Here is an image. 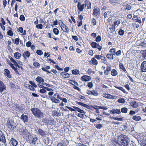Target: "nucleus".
Returning <instances> with one entry per match:
<instances>
[{
    "label": "nucleus",
    "mask_w": 146,
    "mask_h": 146,
    "mask_svg": "<svg viewBox=\"0 0 146 146\" xmlns=\"http://www.w3.org/2000/svg\"><path fill=\"white\" fill-rule=\"evenodd\" d=\"M87 7V9H90L91 8V3L88 0H85L84 3L82 4L80 2H78L77 7L78 10L80 12H82L83 10Z\"/></svg>",
    "instance_id": "1"
},
{
    "label": "nucleus",
    "mask_w": 146,
    "mask_h": 146,
    "mask_svg": "<svg viewBox=\"0 0 146 146\" xmlns=\"http://www.w3.org/2000/svg\"><path fill=\"white\" fill-rule=\"evenodd\" d=\"M117 140L121 145L128 146L129 140L127 136L121 134L118 137Z\"/></svg>",
    "instance_id": "2"
},
{
    "label": "nucleus",
    "mask_w": 146,
    "mask_h": 146,
    "mask_svg": "<svg viewBox=\"0 0 146 146\" xmlns=\"http://www.w3.org/2000/svg\"><path fill=\"white\" fill-rule=\"evenodd\" d=\"M76 102L77 104L80 106H82L83 107H85L89 110H91L92 108H93L94 109L95 108H100L101 109H102L104 110H107L108 109L107 107L104 106H99L97 105H95L94 106L92 105H88L82 102H79L77 101H76Z\"/></svg>",
    "instance_id": "3"
},
{
    "label": "nucleus",
    "mask_w": 146,
    "mask_h": 146,
    "mask_svg": "<svg viewBox=\"0 0 146 146\" xmlns=\"http://www.w3.org/2000/svg\"><path fill=\"white\" fill-rule=\"evenodd\" d=\"M51 101L53 103H60V101L58 99H59L62 101V102L66 103L67 102V99L66 98H62L60 97L59 94L56 93L54 94L53 96L50 97Z\"/></svg>",
    "instance_id": "4"
},
{
    "label": "nucleus",
    "mask_w": 146,
    "mask_h": 146,
    "mask_svg": "<svg viewBox=\"0 0 146 146\" xmlns=\"http://www.w3.org/2000/svg\"><path fill=\"white\" fill-rule=\"evenodd\" d=\"M31 110L34 116L37 118H40L43 115V113L37 108H33L31 109Z\"/></svg>",
    "instance_id": "5"
},
{
    "label": "nucleus",
    "mask_w": 146,
    "mask_h": 146,
    "mask_svg": "<svg viewBox=\"0 0 146 146\" xmlns=\"http://www.w3.org/2000/svg\"><path fill=\"white\" fill-rule=\"evenodd\" d=\"M19 131L20 135H22L24 138H26L29 133L26 129H25L22 126L19 127Z\"/></svg>",
    "instance_id": "6"
},
{
    "label": "nucleus",
    "mask_w": 146,
    "mask_h": 146,
    "mask_svg": "<svg viewBox=\"0 0 146 146\" xmlns=\"http://www.w3.org/2000/svg\"><path fill=\"white\" fill-rule=\"evenodd\" d=\"M43 121L45 125H50L51 126L54 125V119L50 117L45 118L43 120Z\"/></svg>",
    "instance_id": "7"
},
{
    "label": "nucleus",
    "mask_w": 146,
    "mask_h": 146,
    "mask_svg": "<svg viewBox=\"0 0 146 146\" xmlns=\"http://www.w3.org/2000/svg\"><path fill=\"white\" fill-rule=\"evenodd\" d=\"M25 139H27L28 142L32 145H35L36 144V141L38 140L37 137H33L30 133Z\"/></svg>",
    "instance_id": "8"
},
{
    "label": "nucleus",
    "mask_w": 146,
    "mask_h": 146,
    "mask_svg": "<svg viewBox=\"0 0 146 146\" xmlns=\"http://www.w3.org/2000/svg\"><path fill=\"white\" fill-rule=\"evenodd\" d=\"M72 107L73 108L68 106H66V108H67L69 109V110L71 111H77L79 113H83V114H85L86 113V112L85 111L78 107L75 106H72Z\"/></svg>",
    "instance_id": "9"
},
{
    "label": "nucleus",
    "mask_w": 146,
    "mask_h": 146,
    "mask_svg": "<svg viewBox=\"0 0 146 146\" xmlns=\"http://www.w3.org/2000/svg\"><path fill=\"white\" fill-rule=\"evenodd\" d=\"M9 65L13 69L15 72L16 74L18 75H21L20 74L18 70L17 69V67L18 68V70H19V68H20V66L18 64L17 62L15 64H13L12 63H11L9 64Z\"/></svg>",
    "instance_id": "10"
},
{
    "label": "nucleus",
    "mask_w": 146,
    "mask_h": 146,
    "mask_svg": "<svg viewBox=\"0 0 146 146\" xmlns=\"http://www.w3.org/2000/svg\"><path fill=\"white\" fill-rule=\"evenodd\" d=\"M15 124L11 120H8L7 122V127L12 131H13L15 128Z\"/></svg>",
    "instance_id": "11"
},
{
    "label": "nucleus",
    "mask_w": 146,
    "mask_h": 146,
    "mask_svg": "<svg viewBox=\"0 0 146 146\" xmlns=\"http://www.w3.org/2000/svg\"><path fill=\"white\" fill-rule=\"evenodd\" d=\"M109 29L110 31L108 33V35L110 38H112L116 35V33L115 31V27L112 25L109 28Z\"/></svg>",
    "instance_id": "12"
},
{
    "label": "nucleus",
    "mask_w": 146,
    "mask_h": 146,
    "mask_svg": "<svg viewBox=\"0 0 146 146\" xmlns=\"http://www.w3.org/2000/svg\"><path fill=\"white\" fill-rule=\"evenodd\" d=\"M100 14V9L97 7H94L93 10L92 15L94 17H99Z\"/></svg>",
    "instance_id": "13"
},
{
    "label": "nucleus",
    "mask_w": 146,
    "mask_h": 146,
    "mask_svg": "<svg viewBox=\"0 0 146 146\" xmlns=\"http://www.w3.org/2000/svg\"><path fill=\"white\" fill-rule=\"evenodd\" d=\"M123 127L124 129H125L126 131L128 133H131L134 130L133 127H131L129 126L125 125H123Z\"/></svg>",
    "instance_id": "14"
},
{
    "label": "nucleus",
    "mask_w": 146,
    "mask_h": 146,
    "mask_svg": "<svg viewBox=\"0 0 146 146\" xmlns=\"http://www.w3.org/2000/svg\"><path fill=\"white\" fill-rule=\"evenodd\" d=\"M62 25H61L60 26L62 30L64 32H65L66 33H69V29L68 27L64 24L62 22Z\"/></svg>",
    "instance_id": "15"
},
{
    "label": "nucleus",
    "mask_w": 146,
    "mask_h": 146,
    "mask_svg": "<svg viewBox=\"0 0 146 146\" xmlns=\"http://www.w3.org/2000/svg\"><path fill=\"white\" fill-rule=\"evenodd\" d=\"M103 97L107 99H114L115 98L116 96H113L109 94L104 93L102 95Z\"/></svg>",
    "instance_id": "16"
},
{
    "label": "nucleus",
    "mask_w": 146,
    "mask_h": 146,
    "mask_svg": "<svg viewBox=\"0 0 146 146\" xmlns=\"http://www.w3.org/2000/svg\"><path fill=\"white\" fill-rule=\"evenodd\" d=\"M141 71L143 72H146V60L143 61L141 66Z\"/></svg>",
    "instance_id": "17"
},
{
    "label": "nucleus",
    "mask_w": 146,
    "mask_h": 146,
    "mask_svg": "<svg viewBox=\"0 0 146 146\" xmlns=\"http://www.w3.org/2000/svg\"><path fill=\"white\" fill-rule=\"evenodd\" d=\"M91 79L90 76L87 75H84L81 78V80L83 82H87L90 81Z\"/></svg>",
    "instance_id": "18"
},
{
    "label": "nucleus",
    "mask_w": 146,
    "mask_h": 146,
    "mask_svg": "<svg viewBox=\"0 0 146 146\" xmlns=\"http://www.w3.org/2000/svg\"><path fill=\"white\" fill-rule=\"evenodd\" d=\"M6 90V86L3 82L0 81V92L2 93L4 90Z\"/></svg>",
    "instance_id": "19"
},
{
    "label": "nucleus",
    "mask_w": 146,
    "mask_h": 146,
    "mask_svg": "<svg viewBox=\"0 0 146 146\" xmlns=\"http://www.w3.org/2000/svg\"><path fill=\"white\" fill-rule=\"evenodd\" d=\"M21 118L25 123L27 122L29 120L28 116L24 114H23L21 115Z\"/></svg>",
    "instance_id": "20"
},
{
    "label": "nucleus",
    "mask_w": 146,
    "mask_h": 146,
    "mask_svg": "<svg viewBox=\"0 0 146 146\" xmlns=\"http://www.w3.org/2000/svg\"><path fill=\"white\" fill-rule=\"evenodd\" d=\"M4 75L9 78H11V75L10 74V71L7 69H5L4 70Z\"/></svg>",
    "instance_id": "21"
},
{
    "label": "nucleus",
    "mask_w": 146,
    "mask_h": 146,
    "mask_svg": "<svg viewBox=\"0 0 146 146\" xmlns=\"http://www.w3.org/2000/svg\"><path fill=\"white\" fill-rule=\"evenodd\" d=\"M71 74H69L65 72H61L60 75L64 78H68L70 76Z\"/></svg>",
    "instance_id": "22"
},
{
    "label": "nucleus",
    "mask_w": 146,
    "mask_h": 146,
    "mask_svg": "<svg viewBox=\"0 0 146 146\" xmlns=\"http://www.w3.org/2000/svg\"><path fill=\"white\" fill-rule=\"evenodd\" d=\"M110 113L111 114H114L115 113L119 114L121 113V111L120 109H113L110 110Z\"/></svg>",
    "instance_id": "23"
},
{
    "label": "nucleus",
    "mask_w": 146,
    "mask_h": 146,
    "mask_svg": "<svg viewBox=\"0 0 146 146\" xmlns=\"http://www.w3.org/2000/svg\"><path fill=\"white\" fill-rule=\"evenodd\" d=\"M110 71H111V66H107L106 67V69L104 71L105 75L106 76L108 75Z\"/></svg>",
    "instance_id": "24"
},
{
    "label": "nucleus",
    "mask_w": 146,
    "mask_h": 146,
    "mask_svg": "<svg viewBox=\"0 0 146 146\" xmlns=\"http://www.w3.org/2000/svg\"><path fill=\"white\" fill-rule=\"evenodd\" d=\"M10 143L13 146H16L18 144V141L14 138H11L10 140Z\"/></svg>",
    "instance_id": "25"
},
{
    "label": "nucleus",
    "mask_w": 146,
    "mask_h": 146,
    "mask_svg": "<svg viewBox=\"0 0 146 146\" xmlns=\"http://www.w3.org/2000/svg\"><path fill=\"white\" fill-rule=\"evenodd\" d=\"M30 54L29 52L28 51H25L24 53L23 54V56L25 59H26L27 58H29L30 57Z\"/></svg>",
    "instance_id": "26"
},
{
    "label": "nucleus",
    "mask_w": 146,
    "mask_h": 146,
    "mask_svg": "<svg viewBox=\"0 0 146 146\" xmlns=\"http://www.w3.org/2000/svg\"><path fill=\"white\" fill-rule=\"evenodd\" d=\"M130 104L131 106L134 108H137L138 106V104L134 101L130 102Z\"/></svg>",
    "instance_id": "27"
},
{
    "label": "nucleus",
    "mask_w": 146,
    "mask_h": 146,
    "mask_svg": "<svg viewBox=\"0 0 146 146\" xmlns=\"http://www.w3.org/2000/svg\"><path fill=\"white\" fill-rule=\"evenodd\" d=\"M124 7V10H130L131 9V6L128 3H127L123 5Z\"/></svg>",
    "instance_id": "28"
},
{
    "label": "nucleus",
    "mask_w": 146,
    "mask_h": 146,
    "mask_svg": "<svg viewBox=\"0 0 146 146\" xmlns=\"http://www.w3.org/2000/svg\"><path fill=\"white\" fill-rule=\"evenodd\" d=\"M36 80L39 83H43L44 82V80L40 76H38L36 78Z\"/></svg>",
    "instance_id": "29"
},
{
    "label": "nucleus",
    "mask_w": 146,
    "mask_h": 146,
    "mask_svg": "<svg viewBox=\"0 0 146 146\" xmlns=\"http://www.w3.org/2000/svg\"><path fill=\"white\" fill-rule=\"evenodd\" d=\"M50 68V66H47L45 68L42 67V70L45 72H46L48 73H50V71L48 70L47 69H49Z\"/></svg>",
    "instance_id": "30"
},
{
    "label": "nucleus",
    "mask_w": 146,
    "mask_h": 146,
    "mask_svg": "<svg viewBox=\"0 0 146 146\" xmlns=\"http://www.w3.org/2000/svg\"><path fill=\"white\" fill-rule=\"evenodd\" d=\"M111 74L113 76H115L118 74L117 71L114 69H113L111 72Z\"/></svg>",
    "instance_id": "31"
},
{
    "label": "nucleus",
    "mask_w": 146,
    "mask_h": 146,
    "mask_svg": "<svg viewBox=\"0 0 146 146\" xmlns=\"http://www.w3.org/2000/svg\"><path fill=\"white\" fill-rule=\"evenodd\" d=\"M109 3L113 5H115L118 4V0H109Z\"/></svg>",
    "instance_id": "32"
},
{
    "label": "nucleus",
    "mask_w": 146,
    "mask_h": 146,
    "mask_svg": "<svg viewBox=\"0 0 146 146\" xmlns=\"http://www.w3.org/2000/svg\"><path fill=\"white\" fill-rule=\"evenodd\" d=\"M132 119L135 121H138L141 119L140 116H139L133 115V116Z\"/></svg>",
    "instance_id": "33"
},
{
    "label": "nucleus",
    "mask_w": 146,
    "mask_h": 146,
    "mask_svg": "<svg viewBox=\"0 0 146 146\" xmlns=\"http://www.w3.org/2000/svg\"><path fill=\"white\" fill-rule=\"evenodd\" d=\"M115 87L117 89H119L122 92H123L124 93L127 94V92L122 87H118L115 86Z\"/></svg>",
    "instance_id": "34"
},
{
    "label": "nucleus",
    "mask_w": 146,
    "mask_h": 146,
    "mask_svg": "<svg viewBox=\"0 0 146 146\" xmlns=\"http://www.w3.org/2000/svg\"><path fill=\"white\" fill-rule=\"evenodd\" d=\"M115 87L117 89H119L122 92H123L124 93L127 94V92L122 87H118L115 86Z\"/></svg>",
    "instance_id": "35"
},
{
    "label": "nucleus",
    "mask_w": 146,
    "mask_h": 146,
    "mask_svg": "<svg viewBox=\"0 0 146 146\" xmlns=\"http://www.w3.org/2000/svg\"><path fill=\"white\" fill-rule=\"evenodd\" d=\"M21 56V54L18 52H17L14 54V57L17 59H19Z\"/></svg>",
    "instance_id": "36"
},
{
    "label": "nucleus",
    "mask_w": 146,
    "mask_h": 146,
    "mask_svg": "<svg viewBox=\"0 0 146 146\" xmlns=\"http://www.w3.org/2000/svg\"><path fill=\"white\" fill-rule=\"evenodd\" d=\"M9 30L7 31V34L9 36H12L13 35V32L12 31V29L10 27H9Z\"/></svg>",
    "instance_id": "37"
},
{
    "label": "nucleus",
    "mask_w": 146,
    "mask_h": 146,
    "mask_svg": "<svg viewBox=\"0 0 146 146\" xmlns=\"http://www.w3.org/2000/svg\"><path fill=\"white\" fill-rule=\"evenodd\" d=\"M12 40L15 44L16 45H18L19 44V38H15V40L13 38H12Z\"/></svg>",
    "instance_id": "38"
},
{
    "label": "nucleus",
    "mask_w": 146,
    "mask_h": 146,
    "mask_svg": "<svg viewBox=\"0 0 146 146\" xmlns=\"http://www.w3.org/2000/svg\"><path fill=\"white\" fill-rule=\"evenodd\" d=\"M119 66L120 68L121 69L123 72H125L126 71V69L122 63H119Z\"/></svg>",
    "instance_id": "39"
},
{
    "label": "nucleus",
    "mask_w": 146,
    "mask_h": 146,
    "mask_svg": "<svg viewBox=\"0 0 146 146\" xmlns=\"http://www.w3.org/2000/svg\"><path fill=\"white\" fill-rule=\"evenodd\" d=\"M92 63L94 65H96L98 64V62L94 58L91 59Z\"/></svg>",
    "instance_id": "40"
},
{
    "label": "nucleus",
    "mask_w": 146,
    "mask_h": 146,
    "mask_svg": "<svg viewBox=\"0 0 146 146\" xmlns=\"http://www.w3.org/2000/svg\"><path fill=\"white\" fill-rule=\"evenodd\" d=\"M0 141L2 142L3 143H5L6 139L3 134L1 136H0Z\"/></svg>",
    "instance_id": "41"
},
{
    "label": "nucleus",
    "mask_w": 146,
    "mask_h": 146,
    "mask_svg": "<svg viewBox=\"0 0 146 146\" xmlns=\"http://www.w3.org/2000/svg\"><path fill=\"white\" fill-rule=\"evenodd\" d=\"M98 92L94 90H93L91 91V95H92L95 96H98Z\"/></svg>",
    "instance_id": "42"
},
{
    "label": "nucleus",
    "mask_w": 146,
    "mask_h": 146,
    "mask_svg": "<svg viewBox=\"0 0 146 146\" xmlns=\"http://www.w3.org/2000/svg\"><path fill=\"white\" fill-rule=\"evenodd\" d=\"M69 83L70 84L74 86L78 85V84L77 82L76 81L72 80H70L69 81Z\"/></svg>",
    "instance_id": "43"
},
{
    "label": "nucleus",
    "mask_w": 146,
    "mask_h": 146,
    "mask_svg": "<svg viewBox=\"0 0 146 146\" xmlns=\"http://www.w3.org/2000/svg\"><path fill=\"white\" fill-rule=\"evenodd\" d=\"M72 73L74 75H77L80 73V71L77 69L73 70L72 71Z\"/></svg>",
    "instance_id": "44"
},
{
    "label": "nucleus",
    "mask_w": 146,
    "mask_h": 146,
    "mask_svg": "<svg viewBox=\"0 0 146 146\" xmlns=\"http://www.w3.org/2000/svg\"><path fill=\"white\" fill-rule=\"evenodd\" d=\"M106 57L108 58L110 60H112L114 58L113 55L110 54H108L106 55Z\"/></svg>",
    "instance_id": "45"
},
{
    "label": "nucleus",
    "mask_w": 146,
    "mask_h": 146,
    "mask_svg": "<svg viewBox=\"0 0 146 146\" xmlns=\"http://www.w3.org/2000/svg\"><path fill=\"white\" fill-rule=\"evenodd\" d=\"M52 115L53 116H54L55 115L60 116L61 115V114L56 111H54L52 112Z\"/></svg>",
    "instance_id": "46"
},
{
    "label": "nucleus",
    "mask_w": 146,
    "mask_h": 146,
    "mask_svg": "<svg viewBox=\"0 0 146 146\" xmlns=\"http://www.w3.org/2000/svg\"><path fill=\"white\" fill-rule=\"evenodd\" d=\"M38 133L42 136H43L45 134L44 132L41 129L39 128L38 129Z\"/></svg>",
    "instance_id": "47"
},
{
    "label": "nucleus",
    "mask_w": 146,
    "mask_h": 146,
    "mask_svg": "<svg viewBox=\"0 0 146 146\" xmlns=\"http://www.w3.org/2000/svg\"><path fill=\"white\" fill-rule=\"evenodd\" d=\"M54 33L56 35H58L59 34L60 31L58 29L56 28H54L53 29Z\"/></svg>",
    "instance_id": "48"
},
{
    "label": "nucleus",
    "mask_w": 146,
    "mask_h": 146,
    "mask_svg": "<svg viewBox=\"0 0 146 146\" xmlns=\"http://www.w3.org/2000/svg\"><path fill=\"white\" fill-rule=\"evenodd\" d=\"M98 44L95 42H92L91 44V46L93 48H96Z\"/></svg>",
    "instance_id": "49"
},
{
    "label": "nucleus",
    "mask_w": 146,
    "mask_h": 146,
    "mask_svg": "<svg viewBox=\"0 0 146 146\" xmlns=\"http://www.w3.org/2000/svg\"><path fill=\"white\" fill-rule=\"evenodd\" d=\"M116 50L115 48H112L110 49L109 52L110 54L113 55H115V52Z\"/></svg>",
    "instance_id": "50"
},
{
    "label": "nucleus",
    "mask_w": 146,
    "mask_h": 146,
    "mask_svg": "<svg viewBox=\"0 0 146 146\" xmlns=\"http://www.w3.org/2000/svg\"><path fill=\"white\" fill-rule=\"evenodd\" d=\"M117 102L119 103L123 104L125 102V101L124 99L121 98L118 99L117 100Z\"/></svg>",
    "instance_id": "51"
},
{
    "label": "nucleus",
    "mask_w": 146,
    "mask_h": 146,
    "mask_svg": "<svg viewBox=\"0 0 146 146\" xmlns=\"http://www.w3.org/2000/svg\"><path fill=\"white\" fill-rule=\"evenodd\" d=\"M83 113H78L77 115V116L80 118H83L85 117H86V115L85 114H82Z\"/></svg>",
    "instance_id": "52"
},
{
    "label": "nucleus",
    "mask_w": 146,
    "mask_h": 146,
    "mask_svg": "<svg viewBox=\"0 0 146 146\" xmlns=\"http://www.w3.org/2000/svg\"><path fill=\"white\" fill-rule=\"evenodd\" d=\"M100 59H101V61L102 62L104 63L106 61V58L104 56V55L103 54H101L100 55Z\"/></svg>",
    "instance_id": "53"
},
{
    "label": "nucleus",
    "mask_w": 146,
    "mask_h": 146,
    "mask_svg": "<svg viewBox=\"0 0 146 146\" xmlns=\"http://www.w3.org/2000/svg\"><path fill=\"white\" fill-rule=\"evenodd\" d=\"M127 109L125 107L122 108L121 109V112L124 113H126L127 111Z\"/></svg>",
    "instance_id": "54"
},
{
    "label": "nucleus",
    "mask_w": 146,
    "mask_h": 146,
    "mask_svg": "<svg viewBox=\"0 0 146 146\" xmlns=\"http://www.w3.org/2000/svg\"><path fill=\"white\" fill-rule=\"evenodd\" d=\"M120 23L121 22L120 21V20H117L114 22V24L113 25L115 27L116 25H118L120 24Z\"/></svg>",
    "instance_id": "55"
},
{
    "label": "nucleus",
    "mask_w": 146,
    "mask_h": 146,
    "mask_svg": "<svg viewBox=\"0 0 146 146\" xmlns=\"http://www.w3.org/2000/svg\"><path fill=\"white\" fill-rule=\"evenodd\" d=\"M33 65L36 67L38 68L40 66V64L36 62H35L33 64Z\"/></svg>",
    "instance_id": "56"
},
{
    "label": "nucleus",
    "mask_w": 146,
    "mask_h": 146,
    "mask_svg": "<svg viewBox=\"0 0 146 146\" xmlns=\"http://www.w3.org/2000/svg\"><path fill=\"white\" fill-rule=\"evenodd\" d=\"M101 39V36L100 35H98L96 38L95 41L97 42H100Z\"/></svg>",
    "instance_id": "57"
},
{
    "label": "nucleus",
    "mask_w": 146,
    "mask_h": 146,
    "mask_svg": "<svg viewBox=\"0 0 146 146\" xmlns=\"http://www.w3.org/2000/svg\"><path fill=\"white\" fill-rule=\"evenodd\" d=\"M36 53L38 55L41 56L43 54L42 51L40 50H37L36 51Z\"/></svg>",
    "instance_id": "58"
},
{
    "label": "nucleus",
    "mask_w": 146,
    "mask_h": 146,
    "mask_svg": "<svg viewBox=\"0 0 146 146\" xmlns=\"http://www.w3.org/2000/svg\"><path fill=\"white\" fill-rule=\"evenodd\" d=\"M9 58H10L11 61L14 63L13 64H15L17 62L12 57L10 56H9Z\"/></svg>",
    "instance_id": "59"
},
{
    "label": "nucleus",
    "mask_w": 146,
    "mask_h": 146,
    "mask_svg": "<svg viewBox=\"0 0 146 146\" xmlns=\"http://www.w3.org/2000/svg\"><path fill=\"white\" fill-rule=\"evenodd\" d=\"M124 31L123 30L120 29L118 33L120 35L122 36L124 34Z\"/></svg>",
    "instance_id": "60"
},
{
    "label": "nucleus",
    "mask_w": 146,
    "mask_h": 146,
    "mask_svg": "<svg viewBox=\"0 0 146 146\" xmlns=\"http://www.w3.org/2000/svg\"><path fill=\"white\" fill-rule=\"evenodd\" d=\"M95 126L96 128L98 129H100L102 127V124L100 123L96 125Z\"/></svg>",
    "instance_id": "61"
},
{
    "label": "nucleus",
    "mask_w": 146,
    "mask_h": 146,
    "mask_svg": "<svg viewBox=\"0 0 146 146\" xmlns=\"http://www.w3.org/2000/svg\"><path fill=\"white\" fill-rule=\"evenodd\" d=\"M140 45L142 46V47L146 48V41H144L143 42H141Z\"/></svg>",
    "instance_id": "62"
},
{
    "label": "nucleus",
    "mask_w": 146,
    "mask_h": 146,
    "mask_svg": "<svg viewBox=\"0 0 146 146\" xmlns=\"http://www.w3.org/2000/svg\"><path fill=\"white\" fill-rule=\"evenodd\" d=\"M19 19L21 21H24L25 20V18L23 15H21L20 16Z\"/></svg>",
    "instance_id": "63"
},
{
    "label": "nucleus",
    "mask_w": 146,
    "mask_h": 146,
    "mask_svg": "<svg viewBox=\"0 0 146 146\" xmlns=\"http://www.w3.org/2000/svg\"><path fill=\"white\" fill-rule=\"evenodd\" d=\"M36 27L38 29H41L42 28L43 26L42 24H40L37 25L36 26Z\"/></svg>",
    "instance_id": "64"
}]
</instances>
